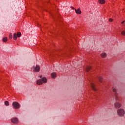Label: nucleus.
<instances>
[{"label":"nucleus","instance_id":"f257e3e1","mask_svg":"<svg viewBox=\"0 0 125 125\" xmlns=\"http://www.w3.org/2000/svg\"><path fill=\"white\" fill-rule=\"evenodd\" d=\"M40 79L37 81L36 83L38 85H41L43 84V83H47V78L46 77H42V75H40L39 76Z\"/></svg>","mask_w":125,"mask_h":125},{"label":"nucleus","instance_id":"f03ea898","mask_svg":"<svg viewBox=\"0 0 125 125\" xmlns=\"http://www.w3.org/2000/svg\"><path fill=\"white\" fill-rule=\"evenodd\" d=\"M31 70L35 73H39L41 71V66L38 64L34 65L31 68Z\"/></svg>","mask_w":125,"mask_h":125},{"label":"nucleus","instance_id":"7ed1b4c3","mask_svg":"<svg viewBox=\"0 0 125 125\" xmlns=\"http://www.w3.org/2000/svg\"><path fill=\"white\" fill-rule=\"evenodd\" d=\"M117 115L119 117H125V109H124L123 108H119L117 110Z\"/></svg>","mask_w":125,"mask_h":125},{"label":"nucleus","instance_id":"20e7f679","mask_svg":"<svg viewBox=\"0 0 125 125\" xmlns=\"http://www.w3.org/2000/svg\"><path fill=\"white\" fill-rule=\"evenodd\" d=\"M12 106L14 109L17 110V109H19L20 108V104L17 102H14L12 104Z\"/></svg>","mask_w":125,"mask_h":125},{"label":"nucleus","instance_id":"39448f33","mask_svg":"<svg viewBox=\"0 0 125 125\" xmlns=\"http://www.w3.org/2000/svg\"><path fill=\"white\" fill-rule=\"evenodd\" d=\"M114 107L116 109H120V108L122 107V104H121L119 102H116L114 103Z\"/></svg>","mask_w":125,"mask_h":125},{"label":"nucleus","instance_id":"423d86ee","mask_svg":"<svg viewBox=\"0 0 125 125\" xmlns=\"http://www.w3.org/2000/svg\"><path fill=\"white\" fill-rule=\"evenodd\" d=\"M19 121H18V119L16 118H14L13 119H12L11 120V122L13 124H18L19 123Z\"/></svg>","mask_w":125,"mask_h":125},{"label":"nucleus","instance_id":"0eeeda50","mask_svg":"<svg viewBox=\"0 0 125 125\" xmlns=\"http://www.w3.org/2000/svg\"><path fill=\"white\" fill-rule=\"evenodd\" d=\"M75 11L77 14H82V11L81 10V8H79L78 9H75Z\"/></svg>","mask_w":125,"mask_h":125},{"label":"nucleus","instance_id":"6e6552de","mask_svg":"<svg viewBox=\"0 0 125 125\" xmlns=\"http://www.w3.org/2000/svg\"><path fill=\"white\" fill-rule=\"evenodd\" d=\"M101 56L102 58H106L107 57V53L106 52H103L101 54Z\"/></svg>","mask_w":125,"mask_h":125},{"label":"nucleus","instance_id":"1a4fd4ad","mask_svg":"<svg viewBox=\"0 0 125 125\" xmlns=\"http://www.w3.org/2000/svg\"><path fill=\"white\" fill-rule=\"evenodd\" d=\"M56 73L55 72H52V73H51V76L52 79H55V78H56Z\"/></svg>","mask_w":125,"mask_h":125},{"label":"nucleus","instance_id":"9d476101","mask_svg":"<svg viewBox=\"0 0 125 125\" xmlns=\"http://www.w3.org/2000/svg\"><path fill=\"white\" fill-rule=\"evenodd\" d=\"M100 4H104L105 3V0H98Z\"/></svg>","mask_w":125,"mask_h":125},{"label":"nucleus","instance_id":"9b49d317","mask_svg":"<svg viewBox=\"0 0 125 125\" xmlns=\"http://www.w3.org/2000/svg\"><path fill=\"white\" fill-rule=\"evenodd\" d=\"M91 87H92V89H93L94 91H96V90H97V89L95 88V87H94V84H93V83H91Z\"/></svg>","mask_w":125,"mask_h":125},{"label":"nucleus","instance_id":"f8f14e48","mask_svg":"<svg viewBox=\"0 0 125 125\" xmlns=\"http://www.w3.org/2000/svg\"><path fill=\"white\" fill-rule=\"evenodd\" d=\"M98 80H99L100 83H102V81L103 80V78H102V77L99 76L98 77Z\"/></svg>","mask_w":125,"mask_h":125},{"label":"nucleus","instance_id":"ddd939ff","mask_svg":"<svg viewBox=\"0 0 125 125\" xmlns=\"http://www.w3.org/2000/svg\"><path fill=\"white\" fill-rule=\"evenodd\" d=\"M2 42H7V38L5 37V38H3Z\"/></svg>","mask_w":125,"mask_h":125},{"label":"nucleus","instance_id":"4468645a","mask_svg":"<svg viewBox=\"0 0 125 125\" xmlns=\"http://www.w3.org/2000/svg\"><path fill=\"white\" fill-rule=\"evenodd\" d=\"M13 39L14 40H15V41H16V40H17V37L16 36V33H14V35H13Z\"/></svg>","mask_w":125,"mask_h":125},{"label":"nucleus","instance_id":"2eb2a0df","mask_svg":"<svg viewBox=\"0 0 125 125\" xmlns=\"http://www.w3.org/2000/svg\"><path fill=\"white\" fill-rule=\"evenodd\" d=\"M17 36L18 38H20V37H21V32H18L17 33Z\"/></svg>","mask_w":125,"mask_h":125},{"label":"nucleus","instance_id":"dca6fc26","mask_svg":"<svg viewBox=\"0 0 125 125\" xmlns=\"http://www.w3.org/2000/svg\"><path fill=\"white\" fill-rule=\"evenodd\" d=\"M90 69H91V67L90 66H88L86 68V72H88Z\"/></svg>","mask_w":125,"mask_h":125},{"label":"nucleus","instance_id":"f3484780","mask_svg":"<svg viewBox=\"0 0 125 125\" xmlns=\"http://www.w3.org/2000/svg\"><path fill=\"white\" fill-rule=\"evenodd\" d=\"M4 104L6 106H8L9 105V103L7 101H5L4 102Z\"/></svg>","mask_w":125,"mask_h":125},{"label":"nucleus","instance_id":"a211bd4d","mask_svg":"<svg viewBox=\"0 0 125 125\" xmlns=\"http://www.w3.org/2000/svg\"><path fill=\"white\" fill-rule=\"evenodd\" d=\"M121 35H122V36H125V30H124L121 32Z\"/></svg>","mask_w":125,"mask_h":125},{"label":"nucleus","instance_id":"6ab92c4d","mask_svg":"<svg viewBox=\"0 0 125 125\" xmlns=\"http://www.w3.org/2000/svg\"><path fill=\"white\" fill-rule=\"evenodd\" d=\"M113 91L114 92H116V91H117V89H116V88H113Z\"/></svg>","mask_w":125,"mask_h":125},{"label":"nucleus","instance_id":"aec40b11","mask_svg":"<svg viewBox=\"0 0 125 125\" xmlns=\"http://www.w3.org/2000/svg\"><path fill=\"white\" fill-rule=\"evenodd\" d=\"M10 39H12V34H10L9 36Z\"/></svg>","mask_w":125,"mask_h":125},{"label":"nucleus","instance_id":"412c9836","mask_svg":"<svg viewBox=\"0 0 125 125\" xmlns=\"http://www.w3.org/2000/svg\"><path fill=\"white\" fill-rule=\"evenodd\" d=\"M109 21L110 22H113V19H109Z\"/></svg>","mask_w":125,"mask_h":125},{"label":"nucleus","instance_id":"4be33fe9","mask_svg":"<svg viewBox=\"0 0 125 125\" xmlns=\"http://www.w3.org/2000/svg\"><path fill=\"white\" fill-rule=\"evenodd\" d=\"M71 8H72V9H75L74 7H71Z\"/></svg>","mask_w":125,"mask_h":125},{"label":"nucleus","instance_id":"5701e85b","mask_svg":"<svg viewBox=\"0 0 125 125\" xmlns=\"http://www.w3.org/2000/svg\"><path fill=\"white\" fill-rule=\"evenodd\" d=\"M124 22H125V21L122 22V24H124Z\"/></svg>","mask_w":125,"mask_h":125},{"label":"nucleus","instance_id":"b1692460","mask_svg":"<svg viewBox=\"0 0 125 125\" xmlns=\"http://www.w3.org/2000/svg\"><path fill=\"white\" fill-rule=\"evenodd\" d=\"M116 100H117V98H116Z\"/></svg>","mask_w":125,"mask_h":125}]
</instances>
